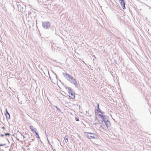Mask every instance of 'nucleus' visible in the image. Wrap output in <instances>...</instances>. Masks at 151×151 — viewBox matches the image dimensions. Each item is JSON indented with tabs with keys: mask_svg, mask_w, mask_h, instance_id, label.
Wrapping results in <instances>:
<instances>
[{
	"mask_svg": "<svg viewBox=\"0 0 151 151\" xmlns=\"http://www.w3.org/2000/svg\"><path fill=\"white\" fill-rule=\"evenodd\" d=\"M22 137H23V139H24V136H22Z\"/></svg>",
	"mask_w": 151,
	"mask_h": 151,
	"instance_id": "obj_24",
	"label": "nucleus"
},
{
	"mask_svg": "<svg viewBox=\"0 0 151 151\" xmlns=\"http://www.w3.org/2000/svg\"><path fill=\"white\" fill-rule=\"evenodd\" d=\"M91 134V133H90V132H86V133L85 134V135L89 139H91V136H90V135Z\"/></svg>",
	"mask_w": 151,
	"mask_h": 151,
	"instance_id": "obj_10",
	"label": "nucleus"
},
{
	"mask_svg": "<svg viewBox=\"0 0 151 151\" xmlns=\"http://www.w3.org/2000/svg\"><path fill=\"white\" fill-rule=\"evenodd\" d=\"M2 129H4L5 128V127H2L1 128Z\"/></svg>",
	"mask_w": 151,
	"mask_h": 151,
	"instance_id": "obj_23",
	"label": "nucleus"
},
{
	"mask_svg": "<svg viewBox=\"0 0 151 151\" xmlns=\"http://www.w3.org/2000/svg\"><path fill=\"white\" fill-rule=\"evenodd\" d=\"M150 114H151V112H150Z\"/></svg>",
	"mask_w": 151,
	"mask_h": 151,
	"instance_id": "obj_28",
	"label": "nucleus"
},
{
	"mask_svg": "<svg viewBox=\"0 0 151 151\" xmlns=\"http://www.w3.org/2000/svg\"><path fill=\"white\" fill-rule=\"evenodd\" d=\"M55 107L60 112H61V110L59 108H58L56 106H55Z\"/></svg>",
	"mask_w": 151,
	"mask_h": 151,
	"instance_id": "obj_16",
	"label": "nucleus"
},
{
	"mask_svg": "<svg viewBox=\"0 0 151 151\" xmlns=\"http://www.w3.org/2000/svg\"><path fill=\"white\" fill-rule=\"evenodd\" d=\"M20 135L22 136V134L21 133L20 134Z\"/></svg>",
	"mask_w": 151,
	"mask_h": 151,
	"instance_id": "obj_27",
	"label": "nucleus"
},
{
	"mask_svg": "<svg viewBox=\"0 0 151 151\" xmlns=\"http://www.w3.org/2000/svg\"><path fill=\"white\" fill-rule=\"evenodd\" d=\"M17 140H19V139H18V138H17Z\"/></svg>",
	"mask_w": 151,
	"mask_h": 151,
	"instance_id": "obj_26",
	"label": "nucleus"
},
{
	"mask_svg": "<svg viewBox=\"0 0 151 151\" xmlns=\"http://www.w3.org/2000/svg\"><path fill=\"white\" fill-rule=\"evenodd\" d=\"M5 135V136L8 135V136H9L10 135V134L9 133H5V135Z\"/></svg>",
	"mask_w": 151,
	"mask_h": 151,
	"instance_id": "obj_19",
	"label": "nucleus"
},
{
	"mask_svg": "<svg viewBox=\"0 0 151 151\" xmlns=\"http://www.w3.org/2000/svg\"><path fill=\"white\" fill-rule=\"evenodd\" d=\"M75 119L77 121H79V119L76 117L75 118Z\"/></svg>",
	"mask_w": 151,
	"mask_h": 151,
	"instance_id": "obj_21",
	"label": "nucleus"
},
{
	"mask_svg": "<svg viewBox=\"0 0 151 151\" xmlns=\"http://www.w3.org/2000/svg\"><path fill=\"white\" fill-rule=\"evenodd\" d=\"M4 136V134H1V137H3V136Z\"/></svg>",
	"mask_w": 151,
	"mask_h": 151,
	"instance_id": "obj_22",
	"label": "nucleus"
},
{
	"mask_svg": "<svg viewBox=\"0 0 151 151\" xmlns=\"http://www.w3.org/2000/svg\"><path fill=\"white\" fill-rule=\"evenodd\" d=\"M6 113H5V115L6 119L7 120H8L10 119V114H9L8 112L6 109Z\"/></svg>",
	"mask_w": 151,
	"mask_h": 151,
	"instance_id": "obj_5",
	"label": "nucleus"
},
{
	"mask_svg": "<svg viewBox=\"0 0 151 151\" xmlns=\"http://www.w3.org/2000/svg\"><path fill=\"white\" fill-rule=\"evenodd\" d=\"M35 133L36 134V135H37V136H36L38 138L40 139V137H39V135L36 132H35Z\"/></svg>",
	"mask_w": 151,
	"mask_h": 151,
	"instance_id": "obj_17",
	"label": "nucleus"
},
{
	"mask_svg": "<svg viewBox=\"0 0 151 151\" xmlns=\"http://www.w3.org/2000/svg\"><path fill=\"white\" fill-rule=\"evenodd\" d=\"M102 122L104 121V122L106 121V120H108L107 116L105 115H104V117L102 118Z\"/></svg>",
	"mask_w": 151,
	"mask_h": 151,
	"instance_id": "obj_9",
	"label": "nucleus"
},
{
	"mask_svg": "<svg viewBox=\"0 0 151 151\" xmlns=\"http://www.w3.org/2000/svg\"><path fill=\"white\" fill-rule=\"evenodd\" d=\"M51 24L49 21L42 22V26L45 29H49L50 27Z\"/></svg>",
	"mask_w": 151,
	"mask_h": 151,
	"instance_id": "obj_2",
	"label": "nucleus"
},
{
	"mask_svg": "<svg viewBox=\"0 0 151 151\" xmlns=\"http://www.w3.org/2000/svg\"><path fill=\"white\" fill-rule=\"evenodd\" d=\"M99 117H100L101 119L103 117H104V115H103V114H99Z\"/></svg>",
	"mask_w": 151,
	"mask_h": 151,
	"instance_id": "obj_15",
	"label": "nucleus"
},
{
	"mask_svg": "<svg viewBox=\"0 0 151 151\" xmlns=\"http://www.w3.org/2000/svg\"><path fill=\"white\" fill-rule=\"evenodd\" d=\"M6 145L5 144H0V146H4Z\"/></svg>",
	"mask_w": 151,
	"mask_h": 151,
	"instance_id": "obj_20",
	"label": "nucleus"
},
{
	"mask_svg": "<svg viewBox=\"0 0 151 151\" xmlns=\"http://www.w3.org/2000/svg\"><path fill=\"white\" fill-rule=\"evenodd\" d=\"M29 127L31 129V130L32 131L35 132H36V128H34L33 127L31 126H29Z\"/></svg>",
	"mask_w": 151,
	"mask_h": 151,
	"instance_id": "obj_8",
	"label": "nucleus"
},
{
	"mask_svg": "<svg viewBox=\"0 0 151 151\" xmlns=\"http://www.w3.org/2000/svg\"><path fill=\"white\" fill-rule=\"evenodd\" d=\"M68 92L69 93V97L72 99H75V96L74 94V93H73L70 88L69 87H68Z\"/></svg>",
	"mask_w": 151,
	"mask_h": 151,
	"instance_id": "obj_3",
	"label": "nucleus"
},
{
	"mask_svg": "<svg viewBox=\"0 0 151 151\" xmlns=\"http://www.w3.org/2000/svg\"><path fill=\"white\" fill-rule=\"evenodd\" d=\"M20 11H22V10H21L20 9Z\"/></svg>",
	"mask_w": 151,
	"mask_h": 151,
	"instance_id": "obj_25",
	"label": "nucleus"
},
{
	"mask_svg": "<svg viewBox=\"0 0 151 151\" xmlns=\"http://www.w3.org/2000/svg\"><path fill=\"white\" fill-rule=\"evenodd\" d=\"M96 107L98 109V110H100V109L99 108V103H97V106Z\"/></svg>",
	"mask_w": 151,
	"mask_h": 151,
	"instance_id": "obj_13",
	"label": "nucleus"
},
{
	"mask_svg": "<svg viewBox=\"0 0 151 151\" xmlns=\"http://www.w3.org/2000/svg\"><path fill=\"white\" fill-rule=\"evenodd\" d=\"M91 133V139H92V138H93V139H95V138H97V135L95 134V133Z\"/></svg>",
	"mask_w": 151,
	"mask_h": 151,
	"instance_id": "obj_6",
	"label": "nucleus"
},
{
	"mask_svg": "<svg viewBox=\"0 0 151 151\" xmlns=\"http://www.w3.org/2000/svg\"><path fill=\"white\" fill-rule=\"evenodd\" d=\"M104 123L106 126V128L107 129H108V127H109L111 125L110 122L108 120H106V121L104 122Z\"/></svg>",
	"mask_w": 151,
	"mask_h": 151,
	"instance_id": "obj_7",
	"label": "nucleus"
},
{
	"mask_svg": "<svg viewBox=\"0 0 151 151\" xmlns=\"http://www.w3.org/2000/svg\"><path fill=\"white\" fill-rule=\"evenodd\" d=\"M51 29H52V30L53 31H56V29L55 27H51Z\"/></svg>",
	"mask_w": 151,
	"mask_h": 151,
	"instance_id": "obj_14",
	"label": "nucleus"
},
{
	"mask_svg": "<svg viewBox=\"0 0 151 151\" xmlns=\"http://www.w3.org/2000/svg\"><path fill=\"white\" fill-rule=\"evenodd\" d=\"M99 112L101 113V114H104V112L103 111H101V110L100 109V110H98Z\"/></svg>",
	"mask_w": 151,
	"mask_h": 151,
	"instance_id": "obj_18",
	"label": "nucleus"
},
{
	"mask_svg": "<svg viewBox=\"0 0 151 151\" xmlns=\"http://www.w3.org/2000/svg\"><path fill=\"white\" fill-rule=\"evenodd\" d=\"M65 142H67L68 141V137L67 136H65Z\"/></svg>",
	"mask_w": 151,
	"mask_h": 151,
	"instance_id": "obj_12",
	"label": "nucleus"
},
{
	"mask_svg": "<svg viewBox=\"0 0 151 151\" xmlns=\"http://www.w3.org/2000/svg\"><path fill=\"white\" fill-rule=\"evenodd\" d=\"M17 5L18 6V9L21 8H22V9H23V7H21V5L20 4H19V3H17Z\"/></svg>",
	"mask_w": 151,
	"mask_h": 151,
	"instance_id": "obj_11",
	"label": "nucleus"
},
{
	"mask_svg": "<svg viewBox=\"0 0 151 151\" xmlns=\"http://www.w3.org/2000/svg\"><path fill=\"white\" fill-rule=\"evenodd\" d=\"M63 75L66 78L67 80L69 81L71 83L74 84L76 87H78V84L77 82L76 81V80L70 74L67 73H63Z\"/></svg>",
	"mask_w": 151,
	"mask_h": 151,
	"instance_id": "obj_1",
	"label": "nucleus"
},
{
	"mask_svg": "<svg viewBox=\"0 0 151 151\" xmlns=\"http://www.w3.org/2000/svg\"><path fill=\"white\" fill-rule=\"evenodd\" d=\"M119 1L123 9H126V7L125 5V3L124 2V0H119Z\"/></svg>",
	"mask_w": 151,
	"mask_h": 151,
	"instance_id": "obj_4",
	"label": "nucleus"
}]
</instances>
